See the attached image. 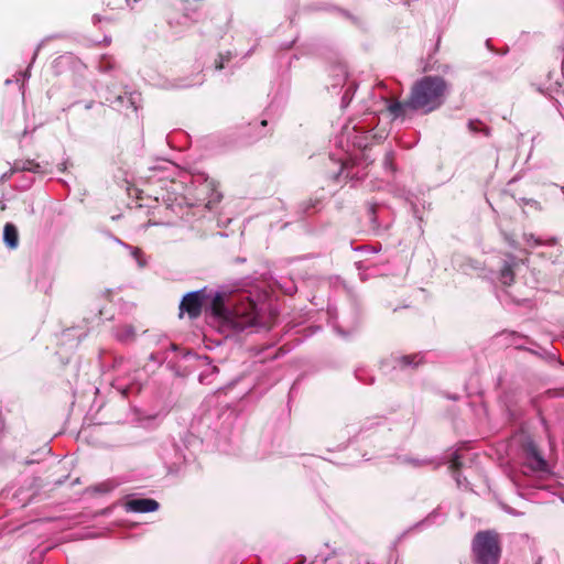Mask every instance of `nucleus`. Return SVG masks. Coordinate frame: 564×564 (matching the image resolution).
<instances>
[{
    "instance_id": "f3484780",
    "label": "nucleus",
    "mask_w": 564,
    "mask_h": 564,
    "mask_svg": "<svg viewBox=\"0 0 564 564\" xmlns=\"http://www.w3.org/2000/svg\"><path fill=\"white\" fill-rule=\"evenodd\" d=\"M118 3H121L123 2L124 0H117ZM104 2L107 4V7H110L111 8V0H104Z\"/></svg>"
},
{
    "instance_id": "7ed1b4c3",
    "label": "nucleus",
    "mask_w": 564,
    "mask_h": 564,
    "mask_svg": "<svg viewBox=\"0 0 564 564\" xmlns=\"http://www.w3.org/2000/svg\"><path fill=\"white\" fill-rule=\"evenodd\" d=\"M501 552V542L497 532L486 530L474 535L471 556L475 564H499Z\"/></svg>"
},
{
    "instance_id": "dca6fc26",
    "label": "nucleus",
    "mask_w": 564,
    "mask_h": 564,
    "mask_svg": "<svg viewBox=\"0 0 564 564\" xmlns=\"http://www.w3.org/2000/svg\"><path fill=\"white\" fill-rule=\"evenodd\" d=\"M460 466H462V463L459 462L458 457H455V458L452 459L449 468L453 471H456V470L460 469Z\"/></svg>"
},
{
    "instance_id": "20e7f679",
    "label": "nucleus",
    "mask_w": 564,
    "mask_h": 564,
    "mask_svg": "<svg viewBox=\"0 0 564 564\" xmlns=\"http://www.w3.org/2000/svg\"><path fill=\"white\" fill-rule=\"evenodd\" d=\"M206 300L205 290H198L194 292L186 293L178 306L180 314L178 316L182 318L184 314L191 319H196L200 316L202 310Z\"/></svg>"
},
{
    "instance_id": "2eb2a0df",
    "label": "nucleus",
    "mask_w": 564,
    "mask_h": 564,
    "mask_svg": "<svg viewBox=\"0 0 564 564\" xmlns=\"http://www.w3.org/2000/svg\"><path fill=\"white\" fill-rule=\"evenodd\" d=\"M415 358H416L415 355H413V356H403L400 359V364H401L402 367H406V366L413 364Z\"/></svg>"
},
{
    "instance_id": "423d86ee",
    "label": "nucleus",
    "mask_w": 564,
    "mask_h": 564,
    "mask_svg": "<svg viewBox=\"0 0 564 564\" xmlns=\"http://www.w3.org/2000/svg\"><path fill=\"white\" fill-rule=\"evenodd\" d=\"M159 506L156 500L150 498L132 499L127 502V507L130 511L140 513L156 511Z\"/></svg>"
},
{
    "instance_id": "6ab92c4d",
    "label": "nucleus",
    "mask_w": 564,
    "mask_h": 564,
    "mask_svg": "<svg viewBox=\"0 0 564 564\" xmlns=\"http://www.w3.org/2000/svg\"><path fill=\"white\" fill-rule=\"evenodd\" d=\"M94 18L97 20V22L101 21V19L98 15H95Z\"/></svg>"
},
{
    "instance_id": "aec40b11",
    "label": "nucleus",
    "mask_w": 564,
    "mask_h": 564,
    "mask_svg": "<svg viewBox=\"0 0 564 564\" xmlns=\"http://www.w3.org/2000/svg\"><path fill=\"white\" fill-rule=\"evenodd\" d=\"M261 126H267V120H262Z\"/></svg>"
},
{
    "instance_id": "ddd939ff",
    "label": "nucleus",
    "mask_w": 564,
    "mask_h": 564,
    "mask_svg": "<svg viewBox=\"0 0 564 564\" xmlns=\"http://www.w3.org/2000/svg\"><path fill=\"white\" fill-rule=\"evenodd\" d=\"M231 59L230 52H227L225 54L220 53L218 57L215 59V68L217 70H221L225 67V64L228 63Z\"/></svg>"
},
{
    "instance_id": "412c9836",
    "label": "nucleus",
    "mask_w": 564,
    "mask_h": 564,
    "mask_svg": "<svg viewBox=\"0 0 564 564\" xmlns=\"http://www.w3.org/2000/svg\"><path fill=\"white\" fill-rule=\"evenodd\" d=\"M549 243H550V245H554V243H555V240H554V239H551V240L549 241Z\"/></svg>"
},
{
    "instance_id": "4468645a",
    "label": "nucleus",
    "mask_w": 564,
    "mask_h": 564,
    "mask_svg": "<svg viewBox=\"0 0 564 564\" xmlns=\"http://www.w3.org/2000/svg\"><path fill=\"white\" fill-rule=\"evenodd\" d=\"M523 239L530 247H538L543 245L542 240L535 237L533 234H523Z\"/></svg>"
},
{
    "instance_id": "f8f14e48",
    "label": "nucleus",
    "mask_w": 564,
    "mask_h": 564,
    "mask_svg": "<svg viewBox=\"0 0 564 564\" xmlns=\"http://www.w3.org/2000/svg\"><path fill=\"white\" fill-rule=\"evenodd\" d=\"M468 128L471 132H481L485 135H490V129L485 126L480 120H470L468 122Z\"/></svg>"
},
{
    "instance_id": "9d476101",
    "label": "nucleus",
    "mask_w": 564,
    "mask_h": 564,
    "mask_svg": "<svg viewBox=\"0 0 564 564\" xmlns=\"http://www.w3.org/2000/svg\"><path fill=\"white\" fill-rule=\"evenodd\" d=\"M499 279L503 285H511L514 282V264L506 263L500 270Z\"/></svg>"
},
{
    "instance_id": "f03ea898",
    "label": "nucleus",
    "mask_w": 564,
    "mask_h": 564,
    "mask_svg": "<svg viewBox=\"0 0 564 564\" xmlns=\"http://www.w3.org/2000/svg\"><path fill=\"white\" fill-rule=\"evenodd\" d=\"M230 294L218 292L212 300L209 310L214 317L236 325L252 324L256 319L254 304L248 302L246 310L235 308L231 310Z\"/></svg>"
},
{
    "instance_id": "4be33fe9",
    "label": "nucleus",
    "mask_w": 564,
    "mask_h": 564,
    "mask_svg": "<svg viewBox=\"0 0 564 564\" xmlns=\"http://www.w3.org/2000/svg\"><path fill=\"white\" fill-rule=\"evenodd\" d=\"M116 2H118V1L116 0ZM111 4H115V0H111ZM113 8H115V7H113V6H111V9H113Z\"/></svg>"
},
{
    "instance_id": "9b49d317",
    "label": "nucleus",
    "mask_w": 564,
    "mask_h": 564,
    "mask_svg": "<svg viewBox=\"0 0 564 564\" xmlns=\"http://www.w3.org/2000/svg\"><path fill=\"white\" fill-rule=\"evenodd\" d=\"M14 169L19 171H29L34 173L43 172L41 164L33 160H26L22 162L21 165L17 163Z\"/></svg>"
},
{
    "instance_id": "0eeeda50",
    "label": "nucleus",
    "mask_w": 564,
    "mask_h": 564,
    "mask_svg": "<svg viewBox=\"0 0 564 564\" xmlns=\"http://www.w3.org/2000/svg\"><path fill=\"white\" fill-rule=\"evenodd\" d=\"M388 110L395 117H405L412 112V106L410 105V95L404 100L394 101L389 105Z\"/></svg>"
},
{
    "instance_id": "1a4fd4ad",
    "label": "nucleus",
    "mask_w": 564,
    "mask_h": 564,
    "mask_svg": "<svg viewBox=\"0 0 564 564\" xmlns=\"http://www.w3.org/2000/svg\"><path fill=\"white\" fill-rule=\"evenodd\" d=\"M113 102L119 104L121 107H126L127 109H130L131 112L138 111V106L135 104V98L132 93H124V95H118L116 97V100Z\"/></svg>"
},
{
    "instance_id": "a211bd4d",
    "label": "nucleus",
    "mask_w": 564,
    "mask_h": 564,
    "mask_svg": "<svg viewBox=\"0 0 564 564\" xmlns=\"http://www.w3.org/2000/svg\"><path fill=\"white\" fill-rule=\"evenodd\" d=\"M128 333H129V335H130V336H132V337L134 336V333H133V330H132V327H128Z\"/></svg>"
},
{
    "instance_id": "39448f33",
    "label": "nucleus",
    "mask_w": 564,
    "mask_h": 564,
    "mask_svg": "<svg viewBox=\"0 0 564 564\" xmlns=\"http://www.w3.org/2000/svg\"><path fill=\"white\" fill-rule=\"evenodd\" d=\"M522 448L525 454V465L533 471H546L547 463L544 459L536 443L531 437H525L522 443Z\"/></svg>"
},
{
    "instance_id": "6e6552de",
    "label": "nucleus",
    "mask_w": 564,
    "mask_h": 564,
    "mask_svg": "<svg viewBox=\"0 0 564 564\" xmlns=\"http://www.w3.org/2000/svg\"><path fill=\"white\" fill-rule=\"evenodd\" d=\"M3 240H4L6 245L11 249H14L18 247L19 234H18L17 227L13 224L8 223L4 225Z\"/></svg>"
},
{
    "instance_id": "f257e3e1",
    "label": "nucleus",
    "mask_w": 564,
    "mask_h": 564,
    "mask_svg": "<svg viewBox=\"0 0 564 564\" xmlns=\"http://www.w3.org/2000/svg\"><path fill=\"white\" fill-rule=\"evenodd\" d=\"M449 85L438 75L423 76L410 88L412 110L429 115L440 109L446 101Z\"/></svg>"
}]
</instances>
